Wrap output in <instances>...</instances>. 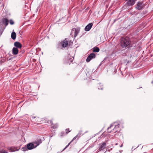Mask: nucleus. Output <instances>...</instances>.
<instances>
[{"mask_svg": "<svg viewBox=\"0 0 153 153\" xmlns=\"http://www.w3.org/2000/svg\"><path fill=\"white\" fill-rule=\"evenodd\" d=\"M120 45L123 48L131 47V41L129 37L126 36L122 38L120 40Z\"/></svg>", "mask_w": 153, "mask_h": 153, "instance_id": "f257e3e1", "label": "nucleus"}, {"mask_svg": "<svg viewBox=\"0 0 153 153\" xmlns=\"http://www.w3.org/2000/svg\"><path fill=\"white\" fill-rule=\"evenodd\" d=\"M116 123L114 122L113 124H111L110 126L108 128L107 130L108 132H112L115 133L119 131V124H115Z\"/></svg>", "mask_w": 153, "mask_h": 153, "instance_id": "f03ea898", "label": "nucleus"}, {"mask_svg": "<svg viewBox=\"0 0 153 153\" xmlns=\"http://www.w3.org/2000/svg\"><path fill=\"white\" fill-rule=\"evenodd\" d=\"M69 41V40L66 38L64 40L59 43V47L61 48L62 49L63 48H66L68 45V42Z\"/></svg>", "mask_w": 153, "mask_h": 153, "instance_id": "7ed1b4c3", "label": "nucleus"}, {"mask_svg": "<svg viewBox=\"0 0 153 153\" xmlns=\"http://www.w3.org/2000/svg\"><path fill=\"white\" fill-rule=\"evenodd\" d=\"M95 57V54L93 53H92L90 54V55L88 56L86 59V61L88 62L93 59Z\"/></svg>", "mask_w": 153, "mask_h": 153, "instance_id": "20e7f679", "label": "nucleus"}, {"mask_svg": "<svg viewBox=\"0 0 153 153\" xmlns=\"http://www.w3.org/2000/svg\"><path fill=\"white\" fill-rule=\"evenodd\" d=\"M93 23H90L88 24L85 28V30L86 31H89L91 28L93 26Z\"/></svg>", "mask_w": 153, "mask_h": 153, "instance_id": "39448f33", "label": "nucleus"}, {"mask_svg": "<svg viewBox=\"0 0 153 153\" xmlns=\"http://www.w3.org/2000/svg\"><path fill=\"white\" fill-rule=\"evenodd\" d=\"M137 0H128L126 2V4L128 6H132L135 4Z\"/></svg>", "mask_w": 153, "mask_h": 153, "instance_id": "423d86ee", "label": "nucleus"}, {"mask_svg": "<svg viewBox=\"0 0 153 153\" xmlns=\"http://www.w3.org/2000/svg\"><path fill=\"white\" fill-rule=\"evenodd\" d=\"M100 146L99 148V150L100 151L105 148L106 146V144L105 142H104L102 144H100Z\"/></svg>", "mask_w": 153, "mask_h": 153, "instance_id": "0eeeda50", "label": "nucleus"}, {"mask_svg": "<svg viewBox=\"0 0 153 153\" xmlns=\"http://www.w3.org/2000/svg\"><path fill=\"white\" fill-rule=\"evenodd\" d=\"M27 149L31 150L34 148V145L32 143H29L27 145Z\"/></svg>", "mask_w": 153, "mask_h": 153, "instance_id": "6e6552de", "label": "nucleus"}, {"mask_svg": "<svg viewBox=\"0 0 153 153\" xmlns=\"http://www.w3.org/2000/svg\"><path fill=\"white\" fill-rule=\"evenodd\" d=\"M14 45L17 48H21L22 47V45L21 43L19 42H16L14 43Z\"/></svg>", "mask_w": 153, "mask_h": 153, "instance_id": "1a4fd4ad", "label": "nucleus"}, {"mask_svg": "<svg viewBox=\"0 0 153 153\" xmlns=\"http://www.w3.org/2000/svg\"><path fill=\"white\" fill-rule=\"evenodd\" d=\"M42 140H39L37 141H35L33 142V143L34 145V147L35 148L38 146L39 145L42 143Z\"/></svg>", "mask_w": 153, "mask_h": 153, "instance_id": "9d476101", "label": "nucleus"}, {"mask_svg": "<svg viewBox=\"0 0 153 153\" xmlns=\"http://www.w3.org/2000/svg\"><path fill=\"white\" fill-rule=\"evenodd\" d=\"M137 8L139 10H140L142 9L143 7V4L142 3L140 2H138L137 4Z\"/></svg>", "mask_w": 153, "mask_h": 153, "instance_id": "9b49d317", "label": "nucleus"}, {"mask_svg": "<svg viewBox=\"0 0 153 153\" xmlns=\"http://www.w3.org/2000/svg\"><path fill=\"white\" fill-rule=\"evenodd\" d=\"M18 50L17 48H13L12 50V53L13 54L16 55L18 52Z\"/></svg>", "mask_w": 153, "mask_h": 153, "instance_id": "f8f14e48", "label": "nucleus"}, {"mask_svg": "<svg viewBox=\"0 0 153 153\" xmlns=\"http://www.w3.org/2000/svg\"><path fill=\"white\" fill-rule=\"evenodd\" d=\"M2 22L3 24H5V27L8 25V21L7 19H4L2 20Z\"/></svg>", "mask_w": 153, "mask_h": 153, "instance_id": "ddd939ff", "label": "nucleus"}, {"mask_svg": "<svg viewBox=\"0 0 153 153\" xmlns=\"http://www.w3.org/2000/svg\"><path fill=\"white\" fill-rule=\"evenodd\" d=\"M16 33L14 32H13L11 35V37L12 39L14 40L16 39Z\"/></svg>", "mask_w": 153, "mask_h": 153, "instance_id": "4468645a", "label": "nucleus"}, {"mask_svg": "<svg viewBox=\"0 0 153 153\" xmlns=\"http://www.w3.org/2000/svg\"><path fill=\"white\" fill-rule=\"evenodd\" d=\"M100 51L99 48L98 47H94L93 48V52H98Z\"/></svg>", "mask_w": 153, "mask_h": 153, "instance_id": "2eb2a0df", "label": "nucleus"}, {"mask_svg": "<svg viewBox=\"0 0 153 153\" xmlns=\"http://www.w3.org/2000/svg\"><path fill=\"white\" fill-rule=\"evenodd\" d=\"M51 123L53 125L52 127L53 128H57L58 127V125L57 123L54 124L52 122H51Z\"/></svg>", "mask_w": 153, "mask_h": 153, "instance_id": "dca6fc26", "label": "nucleus"}, {"mask_svg": "<svg viewBox=\"0 0 153 153\" xmlns=\"http://www.w3.org/2000/svg\"><path fill=\"white\" fill-rule=\"evenodd\" d=\"M79 32V30L78 29H76L74 32V37H76Z\"/></svg>", "mask_w": 153, "mask_h": 153, "instance_id": "f3484780", "label": "nucleus"}, {"mask_svg": "<svg viewBox=\"0 0 153 153\" xmlns=\"http://www.w3.org/2000/svg\"><path fill=\"white\" fill-rule=\"evenodd\" d=\"M6 60V58L4 57L0 58V64L4 62Z\"/></svg>", "mask_w": 153, "mask_h": 153, "instance_id": "a211bd4d", "label": "nucleus"}, {"mask_svg": "<svg viewBox=\"0 0 153 153\" xmlns=\"http://www.w3.org/2000/svg\"><path fill=\"white\" fill-rule=\"evenodd\" d=\"M81 135V134H80V132H79L76 136H75V137H74V138L71 141H72L73 140L75 139L78 136H79V137Z\"/></svg>", "mask_w": 153, "mask_h": 153, "instance_id": "6ab92c4d", "label": "nucleus"}, {"mask_svg": "<svg viewBox=\"0 0 153 153\" xmlns=\"http://www.w3.org/2000/svg\"><path fill=\"white\" fill-rule=\"evenodd\" d=\"M23 151H27V146L26 147H22V148Z\"/></svg>", "mask_w": 153, "mask_h": 153, "instance_id": "aec40b11", "label": "nucleus"}, {"mask_svg": "<svg viewBox=\"0 0 153 153\" xmlns=\"http://www.w3.org/2000/svg\"><path fill=\"white\" fill-rule=\"evenodd\" d=\"M10 25H13L14 24V22L12 19H10Z\"/></svg>", "mask_w": 153, "mask_h": 153, "instance_id": "412c9836", "label": "nucleus"}, {"mask_svg": "<svg viewBox=\"0 0 153 153\" xmlns=\"http://www.w3.org/2000/svg\"><path fill=\"white\" fill-rule=\"evenodd\" d=\"M73 59H73L72 58H70L69 59H68V62H72L73 60Z\"/></svg>", "mask_w": 153, "mask_h": 153, "instance_id": "4be33fe9", "label": "nucleus"}, {"mask_svg": "<svg viewBox=\"0 0 153 153\" xmlns=\"http://www.w3.org/2000/svg\"><path fill=\"white\" fill-rule=\"evenodd\" d=\"M65 130L66 131V134H68V133L70 131H69V129H65Z\"/></svg>", "mask_w": 153, "mask_h": 153, "instance_id": "5701e85b", "label": "nucleus"}, {"mask_svg": "<svg viewBox=\"0 0 153 153\" xmlns=\"http://www.w3.org/2000/svg\"><path fill=\"white\" fill-rule=\"evenodd\" d=\"M70 143H71V142H70V143H69L68 144L67 146H66V147H65L64 148V149H63V150H65V149L67 148V147H68L69 146V144H70Z\"/></svg>", "mask_w": 153, "mask_h": 153, "instance_id": "b1692460", "label": "nucleus"}, {"mask_svg": "<svg viewBox=\"0 0 153 153\" xmlns=\"http://www.w3.org/2000/svg\"><path fill=\"white\" fill-rule=\"evenodd\" d=\"M61 134V136H63L64 135H65V133H64V132H62Z\"/></svg>", "mask_w": 153, "mask_h": 153, "instance_id": "393cba45", "label": "nucleus"}, {"mask_svg": "<svg viewBox=\"0 0 153 153\" xmlns=\"http://www.w3.org/2000/svg\"><path fill=\"white\" fill-rule=\"evenodd\" d=\"M32 118L33 119L36 118V117H32Z\"/></svg>", "mask_w": 153, "mask_h": 153, "instance_id": "a878e982", "label": "nucleus"}, {"mask_svg": "<svg viewBox=\"0 0 153 153\" xmlns=\"http://www.w3.org/2000/svg\"><path fill=\"white\" fill-rule=\"evenodd\" d=\"M101 89V90H102L103 89V88L102 87H101L100 88H98V89Z\"/></svg>", "mask_w": 153, "mask_h": 153, "instance_id": "bb28decb", "label": "nucleus"}, {"mask_svg": "<svg viewBox=\"0 0 153 153\" xmlns=\"http://www.w3.org/2000/svg\"><path fill=\"white\" fill-rule=\"evenodd\" d=\"M2 34V32L1 31H0V35H1Z\"/></svg>", "mask_w": 153, "mask_h": 153, "instance_id": "cd10ccee", "label": "nucleus"}, {"mask_svg": "<svg viewBox=\"0 0 153 153\" xmlns=\"http://www.w3.org/2000/svg\"><path fill=\"white\" fill-rule=\"evenodd\" d=\"M123 146V145H120V147H122Z\"/></svg>", "mask_w": 153, "mask_h": 153, "instance_id": "c85d7f7f", "label": "nucleus"}, {"mask_svg": "<svg viewBox=\"0 0 153 153\" xmlns=\"http://www.w3.org/2000/svg\"><path fill=\"white\" fill-rule=\"evenodd\" d=\"M12 151H15V150H12Z\"/></svg>", "mask_w": 153, "mask_h": 153, "instance_id": "c756f323", "label": "nucleus"}]
</instances>
